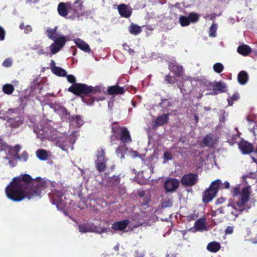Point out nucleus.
I'll return each mask as SVG.
<instances>
[{"instance_id":"69168bd1","label":"nucleus","mask_w":257,"mask_h":257,"mask_svg":"<svg viewBox=\"0 0 257 257\" xmlns=\"http://www.w3.org/2000/svg\"><path fill=\"white\" fill-rule=\"evenodd\" d=\"M131 155L133 157H137V153L135 151H132L131 152Z\"/></svg>"},{"instance_id":"8fccbe9b","label":"nucleus","mask_w":257,"mask_h":257,"mask_svg":"<svg viewBox=\"0 0 257 257\" xmlns=\"http://www.w3.org/2000/svg\"><path fill=\"white\" fill-rule=\"evenodd\" d=\"M123 49L125 51H127L130 55H133L135 53L134 51L130 48L129 47L125 44H123Z\"/></svg>"},{"instance_id":"a878e982","label":"nucleus","mask_w":257,"mask_h":257,"mask_svg":"<svg viewBox=\"0 0 257 257\" xmlns=\"http://www.w3.org/2000/svg\"><path fill=\"white\" fill-rule=\"evenodd\" d=\"M22 124L21 117L17 116L16 118H10L8 121V125L12 127H17Z\"/></svg>"},{"instance_id":"f257e3e1","label":"nucleus","mask_w":257,"mask_h":257,"mask_svg":"<svg viewBox=\"0 0 257 257\" xmlns=\"http://www.w3.org/2000/svg\"><path fill=\"white\" fill-rule=\"evenodd\" d=\"M47 184V181L44 179L37 178L32 180L30 175L25 174L14 178L5 191L9 199L19 202L25 198L40 197Z\"/></svg>"},{"instance_id":"338daca9","label":"nucleus","mask_w":257,"mask_h":257,"mask_svg":"<svg viewBox=\"0 0 257 257\" xmlns=\"http://www.w3.org/2000/svg\"><path fill=\"white\" fill-rule=\"evenodd\" d=\"M209 17L210 19L211 20H213L215 17V16L214 14H213V15H210V16H205L204 18L205 19H206L207 17Z\"/></svg>"},{"instance_id":"aec40b11","label":"nucleus","mask_w":257,"mask_h":257,"mask_svg":"<svg viewBox=\"0 0 257 257\" xmlns=\"http://www.w3.org/2000/svg\"><path fill=\"white\" fill-rule=\"evenodd\" d=\"M128 219H125L121 221L115 222L112 225V228L116 231H121L126 228L129 223Z\"/></svg>"},{"instance_id":"c9c22d12","label":"nucleus","mask_w":257,"mask_h":257,"mask_svg":"<svg viewBox=\"0 0 257 257\" xmlns=\"http://www.w3.org/2000/svg\"><path fill=\"white\" fill-rule=\"evenodd\" d=\"M204 145L208 147H211L214 144V140L211 135H206L203 139Z\"/></svg>"},{"instance_id":"ddd939ff","label":"nucleus","mask_w":257,"mask_h":257,"mask_svg":"<svg viewBox=\"0 0 257 257\" xmlns=\"http://www.w3.org/2000/svg\"><path fill=\"white\" fill-rule=\"evenodd\" d=\"M117 9L119 14L122 17L128 18L132 15V8L125 4L119 5L118 6Z\"/></svg>"},{"instance_id":"09e8293b","label":"nucleus","mask_w":257,"mask_h":257,"mask_svg":"<svg viewBox=\"0 0 257 257\" xmlns=\"http://www.w3.org/2000/svg\"><path fill=\"white\" fill-rule=\"evenodd\" d=\"M173 203L171 200L170 199H168L167 200L164 201L162 203V206L163 207H169L172 206Z\"/></svg>"},{"instance_id":"5701e85b","label":"nucleus","mask_w":257,"mask_h":257,"mask_svg":"<svg viewBox=\"0 0 257 257\" xmlns=\"http://www.w3.org/2000/svg\"><path fill=\"white\" fill-rule=\"evenodd\" d=\"M168 116L169 114L166 113L158 116L155 121L153 127H157L159 126H161L166 123L168 121Z\"/></svg>"},{"instance_id":"412c9836","label":"nucleus","mask_w":257,"mask_h":257,"mask_svg":"<svg viewBox=\"0 0 257 257\" xmlns=\"http://www.w3.org/2000/svg\"><path fill=\"white\" fill-rule=\"evenodd\" d=\"M74 42L76 46L81 50L87 53L91 52V49L89 45L81 39L76 38L74 40Z\"/></svg>"},{"instance_id":"f704fd0d","label":"nucleus","mask_w":257,"mask_h":257,"mask_svg":"<svg viewBox=\"0 0 257 257\" xmlns=\"http://www.w3.org/2000/svg\"><path fill=\"white\" fill-rule=\"evenodd\" d=\"M221 184V180L219 179L216 180L211 183L209 188L217 194Z\"/></svg>"},{"instance_id":"a19ab883","label":"nucleus","mask_w":257,"mask_h":257,"mask_svg":"<svg viewBox=\"0 0 257 257\" xmlns=\"http://www.w3.org/2000/svg\"><path fill=\"white\" fill-rule=\"evenodd\" d=\"M213 69L216 73H220L223 70L224 66L220 63H216L214 64Z\"/></svg>"},{"instance_id":"9b49d317","label":"nucleus","mask_w":257,"mask_h":257,"mask_svg":"<svg viewBox=\"0 0 257 257\" xmlns=\"http://www.w3.org/2000/svg\"><path fill=\"white\" fill-rule=\"evenodd\" d=\"M63 189H63L61 188L60 190H59V188L57 189L52 190L51 197L53 204L58 205L62 203L64 194V192H62Z\"/></svg>"},{"instance_id":"052dcab7","label":"nucleus","mask_w":257,"mask_h":257,"mask_svg":"<svg viewBox=\"0 0 257 257\" xmlns=\"http://www.w3.org/2000/svg\"><path fill=\"white\" fill-rule=\"evenodd\" d=\"M50 67L51 68V71H52V69L54 67H57V66H55V62L53 60H51L50 62Z\"/></svg>"},{"instance_id":"6e6d98bb","label":"nucleus","mask_w":257,"mask_h":257,"mask_svg":"<svg viewBox=\"0 0 257 257\" xmlns=\"http://www.w3.org/2000/svg\"><path fill=\"white\" fill-rule=\"evenodd\" d=\"M225 201V199L223 198H220L216 200V204H220L223 203Z\"/></svg>"},{"instance_id":"dca6fc26","label":"nucleus","mask_w":257,"mask_h":257,"mask_svg":"<svg viewBox=\"0 0 257 257\" xmlns=\"http://www.w3.org/2000/svg\"><path fill=\"white\" fill-rule=\"evenodd\" d=\"M211 86L213 87L212 92L207 93V94L215 95L218 92L225 91L226 88L225 84L222 82H217L215 83H212L211 84Z\"/></svg>"},{"instance_id":"6e6552de","label":"nucleus","mask_w":257,"mask_h":257,"mask_svg":"<svg viewBox=\"0 0 257 257\" xmlns=\"http://www.w3.org/2000/svg\"><path fill=\"white\" fill-rule=\"evenodd\" d=\"M78 229L80 232L86 233L87 232H94L99 233L105 231V228H99L97 226L94 225L92 223H85L79 225Z\"/></svg>"},{"instance_id":"cd10ccee","label":"nucleus","mask_w":257,"mask_h":257,"mask_svg":"<svg viewBox=\"0 0 257 257\" xmlns=\"http://www.w3.org/2000/svg\"><path fill=\"white\" fill-rule=\"evenodd\" d=\"M58 113L60 115L61 118L64 120H67V118H70V115L67 111L66 109L63 107H60L58 108ZM73 118H71V120H73Z\"/></svg>"},{"instance_id":"4c0bfd02","label":"nucleus","mask_w":257,"mask_h":257,"mask_svg":"<svg viewBox=\"0 0 257 257\" xmlns=\"http://www.w3.org/2000/svg\"><path fill=\"white\" fill-rule=\"evenodd\" d=\"M217 29V25L214 22L210 26L209 30V36L211 37H215L216 36V31Z\"/></svg>"},{"instance_id":"6ab92c4d","label":"nucleus","mask_w":257,"mask_h":257,"mask_svg":"<svg viewBox=\"0 0 257 257\" xmlns=\"http://www.w3.org/2000/svg\"><path fill=\"white\" fill-rule=\"evenodd\" d=\"M70 3H60L58 5L57 8L59 14L62 17H65L69 13L68 10L70 9Z\"/></svg>"},{"instance_id":"774afa93","label":"nucleus","mask_w":257,"mask_h":257,"mask_svg":"<svg viewBox=\"0 0 257 257\" xmlns=\"http://www.w3.org/2000/svg\"><path fill=\"white\" fill-rule=\"evenodd\" d=\"M25 26H24V24H21L20 25V28L21 29H25Z\"/></svg>"},{"instance_id":"4be33fe9","label":"nucleus","mask_w":257,"mask_h":257,"mask_svg":"<svg viewBox=\"0 0 257 257\" xmlns=\"http://www.w3.org/2000/svg\"><path fill=\"white\" fill-rule=\"evenodd\" d=\"M216 194L209 188L203 193L202 201L204 203H208L211 201Z\"/></svg>"},{"instance_id":"c756f323","label":"nucleus","mask_w":257,"mask_h":257,"mask_svg":"<svg viewBox=\"0 0 257 257\" xmlns=\"http://www.w3.org/2000/svg\"><path fill=\"white\" fill-rule=\"evenodd\" d=\"M248 74L244 71L240 72L237 76L238 81L241 85L246 84L248 81Z\"/></svg>"},{"instance_id":"864d4df0","label":"nucleus","mask_w":257,"mask_h":257,"mask_svg":"<svg viewBox=\"0 0 257 257\" xmlns=\"http://www.w3.org/2000/svg\"><path fill=\"white\" fill-rule=\"evenodd\" d=\"M5 32L4 29L0 27V40H4L5 39Z\"/></svg>"},{"instance_id":"20e7f679","label":"nucleus","mask_w":257,"mask_h":257,"mask_svg":"<svg viewBox=\"0 0 257 257\" xmlns=\"http://www.w3.org/2000/svg\"><path fill=\"white\" fill-rule=\"evenodd\" d=\"M66 76L67 81L69 83L73 84L68 88V91L76 95H86L87 98L81 96L83 101L87 105H93L95 99L90 96L93 94L99 92L100 91L99 87H92L83 83H76V78L73 75H66Z\"/></svg>"},{"instance_id":"e433bc0d","label":"nucleus","mask_w":257,"mask_h":257,"mask_svg":"<svg viewBox=\"0 0 257 257\" xmlns=\"http://www.w3.org/2000/svg\"><path fill=\"white\" fill-rule=\"evenodd\" d=\"M4 92L7 94H11L14 91V87L11 84H6L3 87Z\"/></svg>"},{"instance_id":"1a4fd4ad","label":"nucleus","mask_w":257,"mask_h":257,"mask_svg":"<svg viewBox=\"0 0 257 257\" xmlns=\"http://www.w3.org/2000/svg\"><path fill=\"white\" fill-rule=\"evenodd\" d=\"M198 176L197 174L189 173L184 175L181 179V183L185 186H192L195 185L197 181Z\"/></svg>"},{"instance_id":"3c124183","label":"nucleus","mask_w":257,"mask_h":257,"mask_svg":"<svg viewBox=\"0 0 257 257\" xmlns=\"http://www.w3.org/2000/svg\"><path fill=\"white\" fill-rule=\"evenodd\" d=\"M233 231V226H228L225 229V233L227 234H230Z\"/></svg>"},{"instance_id":"2eb2a0df","label":"nucleus","mask_w":257,"mask_h":257,"mask_svg":"<svg viewBox=\"0 0 257 257\" xmlns=\"http://www.w3.org/2000/svg\"><path fill=\"white\" fill-rule=\"evenodd\" d=\"M238 147L240 150L243 154H248L253 152V146L251 144L246 141H241Z\"/></svg>"},{"instance_id":"0e129e2a","label":"nucleus","mask_w":257,"mask_h":257,"mask_svg":"<svg viewBox=\"0 0 257 257\" xmlns=\"http://www.w3.org/2000/svg\"><path fill=\"white\" fill-rule=\"evenodd\" d=\"M38 54L39 55L44 54H45V52H44V50L43 49H40L38 51Z\"/></svg>"},{"instance_id":"f3484780","label":"nucleus","mask_w":257,"mask_h":257,"mask_svg":"<svg viewBox=\"0 0 257 257\" xmlns=\"http://www.w3.org/2000/svg\"><path fill=\"white\" fill-rule=\"evenodd\" d=\"M169 68L171 72L177 76H181L183 71L182 66L178 65L175 61L169 63Z\"/></svg>"},{"instance_id":"a18cd8bd","label":"nucleus","mask_w":257,"mask_h":257,"mask_svg":"<svg viewBox=\"0 0 257 257\" xmlns=\"http://www.w3.org/2000/svg\"><path fill=\"white\" fill-rule=\"evenodd\" d=\"M223 211L222 209V208H219L216 210L212 211H211V215L212 217L216 216V215L219 214H223Z\"/></svg>"},{"instance_id":"4d7b16f0","label":"nucleus","mask_w":257,"mask_h":257,"mask_svg":"<svg viewBox=\"0 0 257 257\" xmlns=\"http://www.w3.org/2000/svg\"><path fill=\"white\" fill-rule=\"evenodd\" d=\"M145 192L144 190H139L138 192V195L139 196V197H143L145 196Z\"/></svg>"},{"instance_id":"603ef678","label":"nucleus","mask_w":257,"mask_h":257,"mask_svg":"<svg viewBox=\"0 0 257 257\" xmlns=\"http://www.w3.org/2000/svg\"><path fill=\"white\" fill-rule=\"evenodd\" d=\"M164 159L167 161L171 160L172 159V155L169 152H165L164 154Z\"/></svg>"},{"instance_id":"c85d7f7f","label":"nucleus","mask_w":257,"mask_h":257,"mask_svg":"<svg viewBox=\"0 0 257 257\" xmlns=\"http://www.w3.org/2000/svg\"><path fill=\"white\" fill-rule=\"evenodd\" d=\"M57 29V27L55 26L54 29H50L47 28L46 30V33L48 37V38L51 40H55L56 39L58 36H60V35H57L56 33V30Z\"/></svg>"},{"instance_id":"e2e57ef3","label":"nucleus","mask_w":257,"mask_h":257,"mask_svg":"<svg viewBox=\"0 0 257 257\" xmlns=\"http://www.w3.org/2000/svg\"><path fill=\"white\" fill-rule=\"evenodd\" d=\"M113 105V102L112 101H110L108 103V108L111 109Z\"/></svg>"},{"instance_id":"de8ad7c7","label":"nucleus","mask_w":257,"mask_h":257,"mask_svg":"<svg viewBox=\"0 0 257 257\" xmlns=\"http://www.w3.org/2000/svg\"><path fill=\"white\" fill-rule=\"evenodd\" d=\"M28 155L26 152H24L21 157L18 156V158L23 162H26L27 161Z\"/></svg>"},{"instance_id":"423d86ee","label":"nucleus","mask_w":257,"mask_h":257,"mask_svg":"<svg viewBox=\"0 0 257 257\" xmlns=\"http://www.w3.org/2000/svg\"><path fill=\"white\" fill-rule=\"evenodd\" d=\"M54 42L50 46V50L53 54L57 53L64 45L67 41L66 37L60 35L58 36L56 39L54 40Z\"/></svg>"},{"instance_id":"c03bdc74","label":"nucleus","mask_w":257,"mask_h":257,"mask_svg":"<svg viewBox=\"0 0 257 257\" xmlns=\"http://www.w3.org/2000/svg\"><path fill=\"white\" fill-rule=\"evenodd\" d=\"M12 59L11 58H7V59H6L3 63V66L5 67H9L10 66H11L12 64Z\"/></svg>"},{"instance_id":"f03ea898","label":"nucleus","mask_w":257,"mask_h":257,"mask_svg":"<svg viewBox=\"0 0 257 257\" xmlns=\"http://www.w3.org/2000/svg\"><path fill=\"white\" fill-rule=\"evenodd\" d=\"M250 175H246L242 177L243 182L246 184L248 182L245 181L247 178L250 179ZM251 192V187L246 185L242 186L239 184L233 187L231 190V193L234 197L240 195V197L237 200L235 199L228 204V211L230 212L229 217L235 219L238 215L243 211H247L251 207L253 203L249 199V194Z\"/></svg>"},{"instance_id":"f8f14e48","label":"nucleus","mask_w":257,"mask_h":257,"mask_svg":"<svg viewBox=\"0 0 257 257\" xmlns=\"http://www.w3.org/2000/svg\"><path fill=\"white\" fill-rule=\"evenodd\" d=\"M70 118H73V120H72L70 118H67V120L66 121L69 122V125L70 129L72 130L71 131H75L76 132V128L82 126L83 124V121L79 115H70Z\"/></svg>"},{"instance_id":"58836bf2","label":"nucleus","mask_w":257,"mask_h":257,"mask_svg":"<svg viewBox=\"0 0 257 257\" xmlns=\"http://www.w3.org/2000/svg\"><path fill=\"white\" fill-rule=\"evenodd\" d=\"M200 15L198 14L194 13H191L189 14L188 18L190 23H196L197 22L199 18Z\"/></svg>"},{"instance_id":"72a5a7b5","label":"nucleus","mask_w":257,"mask_h":257,"mask_svg":"<svg viewBox=\"0 0 257 257\" xmlns=\"http://www.w3.org/2000/svg\"><path fill=\"white\" fill-rule=\"evenodd\" d=\"M52 72L55 75L60 77L65 76L67 74L66 71L60 67H54Z\"/></svg>"},{"instance_id":"b1692460","label":"nucleus","mask_w":257,"mask_h":257,"mask_svg":"<svg viewBox=\"0 0 257 257\" xmlns=\"http://www.w3.org/2000/svg\"><path fill=\"white\" fill-rule=\"evenodd\" d=\"M108 92L109 94H122L124 92L123 87H120L117 85L109 87Z\"/></svg>"},{"instance_id":"5fc2aeb1","label":"nucleus","mask_w":257,"mask_h":257,"mask_svg":"<svg viewBox=\"0 0 257 257\" xmlns=\"http://www.w3.org/2000/svg\"><path fill=\"white\" fill-rule=\"evenodd\" d=\"M25 32L26 33H28L32 31V28L30 26H26L25 28Z\"/></svg>"},{"instance_id":"bf43d9fd","label":"nucleus","mask_w":257,"mask_h":257,"mask_svg":"<svg viewBox=\"0 0 257 257\" xmlns=\"http://www.w3.org/2000/svg\"><path fill=\"white\" fill-rule=\"evenodd\" d=\"M21 149V147L20 145H16V146L13 148L14 151H15V152H17H17H19V151H20Z\"/></svg>"},{"instance_id":"7ed1b4c3","label":"nucleus","mask_w":257,"mask_h":257,"mask_svg":"<svg viewBox=\"0 0 257 257\" xmlns=\"http://www.w3.org/2000/svg\"><path fill=\"white\" fill-rule=\"evenodd\" d=\"M34 132L37 135V138L43 139L47 138L52 141L55 142L56 144L63 150H66L69 147H71L76 139L75 131H70L68 134L63 135L62 136L59 133L55 130L48 127H34Z\"/></svg>"},{"instance_id":"2f4dec72","label":"nucleus","mask_w":257,"mask_h":257,"mask_svg":"<svg viewBox=\"0 0 257 257\" xmlns=\"http://www.w3.org/2000/svg\"><path fill=\"white\" fill-rule=\"evenodd\" d=\"M37 157L41 160H46L49 156V152L43 149L36 151Z\"/></svg>"},{"instance_id":"a211bd4d","label":"nucleus","mask_w":257,"mask_h":257,"mask_svg":"<svg viewBox=\"0 0 257 257\" xmlns=\"http://www.w3.org/2000/svg\"><path fill=\"white\" fill-rule=\"evenodd\" d=\"M120 140L123 143L131 142L132 140L130 132L125 127H121L120 131Z\"/></svg>"},{"instance_id":"bb28decb","label":"nucleus","mask_w":257,"mask_h":257,"mask_svg":"<svg viewBox=\"0 0 257 257\" xmlns=\"http://www.w3.org/2000/svg\"><path fill=\"white\" fill-rule=\"evenodd\" d=\"M194 226L197 231L206 230L205 219L203 218H200L195 222Z\"/></svg>"},{"instance_id":"79ce46f5","label":"nucleus","mask_w":257,"mask_h":257,"mask_svg":"<svg viewBox=\"0 0 257 257\" xmlns=\"http://www.w3.org/2000/svg\"><path fill=\"white\" fill-rule=\"evenodd\" d=\"M124 150V148L121 146H118L117 149L116 150V153L118 157L120 158L121 159H124V156L123 154V152Z\"/></svg>"},{"instance_id":"7c9ffc66","label":"nucleus","mask_w":257,"mask_h":257,"mask_svg":"<svg viewBox=\"0 0 257 257\" xmlns=\"http://www.w3.org/2000/svg\"><path fill=\"white\" fill-rule=\"evenodd\" d=\"M220 248V245L217 242H210L207 246V249L211 252H216Z\"/></svg>"},{"instance_id":"49530a36","label":"nucleus","mask_w":257,"mask_h":257,"mask_svg":"<svg viewBox=\"0 0 257 257\" xmlns=\"http://www.w3.org/2000/svg\"><path fill=\"white\" fill-rule=\"evenodd\" d=\"M176 80L175 77L170 76V75H167L165 78V81L170 84L175 83Z\"/></svg>"},{"instance_id":"ea45409f","label":"nucleus","mask_w":257,"mask_h":257,"mask_svg":"<svg viewBox=\"0 0 257 257\" xmlns=\"http://www.w3.org/2000/svg\"><path fill=\"white\" fill-rule=\"evenodd\" d=\"M179 22L182 27L187 26L190 24L188 17L181 16L179 18Z\"/></svg>"},{"instance_id":"9d476101","label":"nucleus","mask_w":257,"mask_h":257,"mask_svg":"<svg viewBox=\"0 0 257 257\" xmlns=\"http://www.w3.org/2000/svg\"><path fill=\"white\" fill-rule=\"evenodd\" d=\"M179 181L175 178H169L164 183L165 189L167 192H173L179 187Z\"/></svg>"},{"instance_id":"393cba45","label":"nucleus","mask_w":257,"mask_h":257,"mask_svg":"<svg viewBox=\"0 0 257 257\" xmlns=\"http://www.w3.org/2000/svg\"><path fill=\"white\" fill-rule=\"evenodd\" d=\"M237 51L239 54L247 56L251 52V48L247 45L243 44L238 47Z\"/></svg>"},{"instance_id":"13d9d810","label":"nucleus","mask_w":257,"mask_h":257,"mask_svg":"<svg viewBox=\"0 0 257 257\" xmlns=\"http://www.w3.org/2000/svg\"><path fill=\"white\" fill-rule=\"evenodd\" d=\"M6 148V144L2 141H0V150H3Z\"/></svg>"},{"instance_id":"680f3d73","label":"nucleus","mask_w":257,"mask_h":257,"mask_svg":"<svg viewBox=\"0 0 257 257\" xmlns=\"http://www.w3.org/2000/svg\"><path fill=\"white\" fill-rule=\"evenodd\" d=\"M223 185L224 188L228 189L230 187V184L228 181H225Z\"/></svg>"},{"instance_id":"37998d69","label":"nucleus","mask_w":257,"mask_h":257,"mask_svg":"<svg viewBox=\"0 0 257 257\" xmlns=\"http://www.w3.org/2000/svg\"><path fill=\"white\" fill-rule=\"evenodd\" d=\"M239 98V94L238 93H234L230 98L227 99L229 105H232L233 103L232 100H236Z\"/></svg>"},{"instance_id":"473e14b6","label":"nucleus","mask_w":257,"mask_h":257,"mask_svg":"<svg viewBox=\"0 0 257 257\" xmlns=\"http://www.w3.org/2000/svg\"><path fill=\"white\" fill-rule=\"evenodd\" d=\"M129 31L131 34L137 35L142 32V29L139 26L134 24H132L129 28Z\"/></svg>"},{"instance_id":"0eeeda50","label":"nucleus","mask_w":257,"mask_h":257,"mask_svg":"<svg viewBox=\"0 0 257 257\" xmlns=\"http://www.w3.org/2000/svg\"><path fill=\"white\" fill-rule=\"evenodd\" d=\"M82 2L80 0H76L73 5L70 4L68 12L72 13V16L70 17L72 19L79 18L82 14Z\"/></svg>"},{"instance_id":"4468645a","label":"nucleus","mask_w":257,"mask_h":257,"mask_svg":"<svg viewBox=\"0 0 257 257\" xmlns=\"http://www.w3.org/2000/svg\"><path fill=\"white\" fill-rule=\"evenodd\" d=\"M182 79L183 84L182 85L178 84V87L180 89L181 92L184 95L187 92V91L184 87L188 84L194 85V83L196 82V80L195 78L188 76H185Z\"/></svg>"},{"instance_id":"39448f33","label":"nucleus","mask_w":257,"mask_h":257,"mask_svg":"<svg viewBox=\"0 0 257 257\" xmlns=\"http://www.w3.org/2000/svg\"><path fill=\"white\" fill-rule=\"evenodd\" d=\"M105 151L103 149H98L96 155V159L95 160L97 170L100 172H103L106 169V164L107 159L105 157Z\"/></svg>"}]
</instances>
